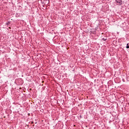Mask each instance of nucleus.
I'll use <instances>...</instances> for the list:
<instances>
[{"label":"nucleus","mask_w":129,"mask_h":129,"mask_svg":"<svg viewBox=\"0 0 129 129\" xmlns=\"http://www.w3.org/2000/svg\"><path fill=\"white\" fill-rule=\"evenodd\" d=\"M102 40H103V41H106V40H107V38H102Z\"/></svg>","instance_id":"nucleus-4"},{"label":"nucleus","mask_w":129,"mask_h":129,"mask_svg":"<svg viewBox=\"0 0 129 129\" xmlns=\"http://www.w3.org/2000/svg\"><path fill=\"white\" fill-rule=\"evenodd\" d=\"M117 6H121L122 5V0H115Z\"/></svg>","instance_id":"nucleus-1"},{"label":"nucleus","mask_w":129,"mask_h":129,"mask_svg":"<svg viewBox=\"0 0 129 129\" xmlns=\"http://www.w3.org/2000/svg\"><path fill=\"white\" fill-rule=\"evenodd\" d=\"M11 24V22L8 21L7 23H6V25H10Z\"/></svg>","instance_id":"nucleus-2"},{"label":"nucleus","mask_w":129,"mask_h":129,"mask_svg":"<svg viewBox=\"0 0 129 129\" xmlns=\"http://www.w3.org/2000/svg\"><path fill=\"white\" fill-rule=\"evenodd\" d=\"M126 49H129V45H128V43H127V44H126Z\"/></svg>","instance_id":"nucleus-3"}]
</instances>
